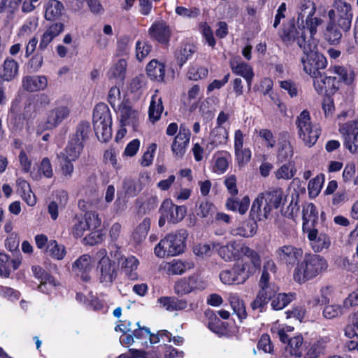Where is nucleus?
<instances>
[{
    "label": "nucleus",
    "mask_w": 358,
    "mask_h": 358,
    "mask_svg": "<svg viewBox=\"0 0 358 358\" xmlns=\"http://www.w3.org/2000/svg\"><path fill=\"white\" fill-rule=\"evenodd\" d=\"M303 41L301 39L300 43L297 44L303 52V56L301 59L303 70L315 78L322 73L320 70L326 68L327 61L325 57L317 51V43H302Z\"/></svg>",
    "instance_id": "5"
},
{
    "label": "nucleus",
    "mask_w": 358,
    "mask_h": 358,
    "mask_svg": "<svg viewBox=\"0 0 358 358\" xmlns=\"http://www.w3.org/2000/svg\"><path fill=\"white\" fill-rule=\"evenodd\" d=\"M345 308L343 305H328L323 310V315L327 319H333L343 315Z\"/></svg>",
    "instance_id": "56"
},
{
    "label": "nucleus",
    "mask_w": 358,
    "mask_h": 358,
    "mask_svg": "<svg viewBox=\"0 0 358 358\" xmlns=\"http://www.w3.org/2000/svg\"><path fill=\"white\" fill-rule=\"evenodd\" d=\"M208 71L206 67L197 65H191L187 71V76L189 80H198L205 78L208 76Z\"/></svg>",
    "instance_id": "50"
},
{
    "label": "nucleus",
    "mask_w": 358,
    "mask_h": 358,
    "mask_svg": "<svg viewBox=\"0 0 358 358\" xmlns=\"http://www.w3.org/2000/svg\"><path fill=\"white\" fill-rule=\"evenodd\" d=\"M195 52V47L189 43L181 46L176 52V59L180 67L189 59Z\"/></svg>",
    "instance_id": "46"
},
{
    "label": "nucleus",
    "mask_w": 358,
    "mask_h": 358,
    "mask_svg": "<svg viewBox=\"0 0 358 358\" xmlns=\"http://www.w3.org/2000/svg\"><path fill=\"white\" fill-rule=\"evenodd\" d=\"M45 18L47 20H56L62 13L64 6L58 0H48L44 5Z\"/></svg>",
    "instance_id": "32"
},
{
    "label": "nucleus",
    "mask_w": 358,
    "mask_h": 358,
    "mask_svg": "<svg viewBox=\"0 0 358 358\" xmlns=\"http://www.w3.org/2000/svg\"><path fill=\"white\" fill-rule=\"evenodd\" d=\"M43 52L38 49L37 52L28 61L27 66L30 72H37L42 67L43 64Z\"/></svg>",
    "instance_id": "51"
},
{
    "label": "nucleus",
    "mask_w": 358,
    "mask_h": 358,
    "mask_svg": "<svg viewBox=\"0 0 358 358\" xmlns=\"http://www.w3.org/2000/svg\"><path fill=\"white\" fill-rule=\"evenodd\" d=\"M139 264L138 260L134 256L122 259L121 268L127 278L131 280H137V268Z\"/></svg>",
    "instance_id": "31"
},
{
    "label": "nucleus",
    "mask_w": 358,
    "mask_h": 358,
    "mask_svg": "<svg viewBox=\"0 0 358 358\" xmlns=\"http://www.w3.org/2000/svg\"><path fill=\"white\" fill-rule=\"evenodd\" d=\"M306 232L308 234L311 248L315 252H321L323 249H327L330 246V238L325 234H319L317 229L311 228H308Z\"/></svg>",
    "instance_id": "18"
},
{
    "label": "nucleus",
    "mask_w": 358,
    "mask_h": 358,
    "mask_svg": "<svg viewBox=\"0 0 358 358\" xmlns=\"http://www.w3.org/2000/svg\"><path fill=\"white\" fill-rule=\"evenodd\" d=\"M46 252L50 256L57 260L62 259L66 255L64 246L59 245L55 240H52L48 242L46 248Z\"/></svg>",
    "instance_id": "45"
},
{
    "label": "nucleus",
    "mask_w": 358,
    "mask_h": 358,
    "mask_svg": "<svg viewBox=\"0 0 358 358\" xmlns=\"http://www.w3.org/2000/svg\"><path fill=\"white\" fill-rule=\"evenodd\" d=\"M301 259L296 264L293 272L294 280L299 283L313 279L328 267L326 259L318 255L305 254Z\"/></svg>",
    "instance_id": "3"
},
{
    "label": "nucleus",
    "mask_w": 358,
    "mask_h": 358,
    "mask_svg": "<svg viewBox=\"0 0 358 358\" xmlns=\"http://www.w3.org/2000/svg\"><path fill=\"white\" fill-rule=\"evenodd\" d=\"M296 173L295 163L289 162L279 167L274 175L277 180H291Z\"/></svg>",
    "instance_id": "38"
},
{
    "label": "nucleus",
    "mask_w": 358,
    "mask_h": 358,
    "mask_svg": "<svg viewBox=\"0 0 358 358\" xmlns=\"http://www.w3.org/2000/svg\"><path fill=\"white\" fill-rule=\"evenodd\" d=\"M275 271L276 266L273 261L269 260L265 262L263 266L262 273L259 282L260 289H272L273 290V293H275L277 292L275 287L273 285H272L269 283L270 273H274Z\"/></svg>",
    "instance_id": "27"
},
{
    "label": "nucleus",
    "mask_w": 358,
    "mask_h": 358,
    "mask_svg": "<svg viewBox=\"0 0 358 358\" xmlns=\"http://www.w3.org/2000/svg\"><path fill=\"white\" fill-rule=\"evenodd\" d=\"M235 150L236 159L239 165L246 164L251 158V151L249 148H236Z\"/></svg>",
    "instance_id": "61"
},
{
    "label": "nucleus",
    "mask_w": 358,
    "mask_h": 358,
    "mask_svg": "<svg viewBox=\"0 0 358 358\" xmlns=\"http://www.w3.org/2000/svg\"><path fill=\"white\" fill-rule=\"evenodd\" d=\"M149 32L152 38L161 43H167L171 36L169 27L164 22L154 23L150 28Z\"/></svg>",
    "instance_id": "25"
},
{
    "label": "nucleus",
    "mask_w": 358,
    "mask_h": 358,
    "mask_svg": "<svg viewBox=\"0 0 358 358\" xmlns=\"http://www.w3.org/2000/svg\"><path fill=\"white\" fill-rule=\"evenodd\" d=\"M194 254L202 259L210 257L212 254L211 245L208 243H199L193 247Z\"/></svg>",
    "instance_id": "55"
},
{
    "label": "nucleus",
    "mask_w": 358,
    "mask_h": 358,
    "mask_svg": "<svg viewBox=\"0 0 358 358\" xmlns=\"http://www.w3.org/2000/svg\"><path fill=\"white\" fill-rule=\"evenodd\" d=\"M190 136V130L185 124H181L179 127V132L175 136L171 145V151L175 157H183L189 147Z\"/></svg>",
    "instance_id": "14"
},
{
    "label": "nucleus",
    "mask_w": 358,
    "mask_h": 358,
    "mask_svg": "<svg viewBox=\"0 0 358 358\" xmlns=\"http://www.w3.org/2000/svg\"><path fill=\"white\" fill-rule=\"evenodd\" d=\"M250 205V199L248 196H244L241 200L238 201L234 197L229 198L226 203L227 209L238 211L243 215L246 213Z\"/></svg>",
    "instance_id": "40"
},
{
    "label": "nucleus",
    "mask_w": 358,
    "mask_h": 358,
    "mask_svg": "<svg viewBox=\"0 0 358 358\" xmlns=\"http://www.w3.org/2000/svg\"><path fill=\"white\" fill-rule=\"evenodd\" d=\"M243 257H246L248 261H244L241 264H236V266L241 276H245V280L259 269L261 260L259 255L257 252L250 248L248 246H243L241 250Z\"/></svg>",
    "instance_id": "11"
},
{
    "label": "nucleus",
    "mask_w": 358,
    "mask_h": 358,
    "mask_svg": "<svg viewBox=\"0 0 358 358\" xmlns=\"http://www.w3.org/2000/svg\"><path fill=\"white\" fill-rule=\"evenodd\" d=\"M90 131V124L88 122H82L78 125L76 131L71 139L83 145L87 140Z\"/></svg>",
    "instance_id": "43"
},
{
    "label": "nucleus",
    "mask_w": 358,
    "mask_h": 358,
    "mask_svg": "<svg viewBox=\"0 0 358 358\" xmlns=\"http://www.w3.org/2000/svg\"><path fill=\"white\" fill-rule=\"evenodd\" d=\"M21 0H0V14L6 13L8 17H13Z\"/></svg>",
    "instance_id": "52"
},
{
    "label": "nucleus",
    "mask_w": 358,
    "mask_h": 358,
    "mask_svg": "<svg viewBox=\"0 0 358 358\" xmlns=\"http://www.w3.org/2000/svg\"><path fill=\"white\" fill-rule=\"evenodd\" d=\"M245 245H240L236 241H230L218 250V255L226 262L239 259L243 257L241 251Z\"/></svg>",
    "instance_id": "20"
},
{
    "label": "nucleus",
    "mask_w": 358,
    "mask_h": 358,
    "mask_svg": "<svg viewBox=\"0 0 358 358\" xmlns=\"http://www.w3.org/2000/svg\"><path fill=\"white\" fill-rule=\"evenodd\" d=\"M303 229L306 231L308 228L314 226L317 220V211L313 203H308L303 209Z\"/></svg>",
    "instance_id": "36"
},
{
    "label": "nucleus",
    "mask_w": 358,
    "mask_h": 358,
    "mask_svg": "<svg viewBox=\"0 0 358 358\" xmlns=\"http://www.w3.org/2000/svg\"><path fill=\"white\" fill-rule=\"evenodd\" d=\"M329 21L326 36L331 43H338L342 32H348L352 26L353 13L352 6L344 0H334L333 8L328 12Z\"/></svg>",
    "instance_id": "1"
},
{
    "label": "nucleus",
    "mask_w": 358,
    "mask_h": 358,
    "mask_svg": "<svg viewBox=\"0 0 358 358\" xmlns=\"http://www.w3.org/2000/svg\"><path fill=\"white\" fill-rule=\"evenodd\" d=\"M122 189V194L129 199L136 196L141 191L142 186L134 179L127 178L123 180Z\"/></svg>",
    "instance_id": "41"
},
{
    "label": "nucleus",
    "mask_w": 358,
    "mask_h": 358,
    "mask_svg": "<svg viewBox=\"0 0 358 358\" xmlns=\"http://www.w3.org/2000/svg\"><path fill=\"white\" fill-rule=\"evenodd\" d=\"M305 20L306 27L301 22V24H298L297 27L292 23H289L284 27L281 37L285 43L292 44L294 42L300 43L301 39L303 41L302 43H310V42L317 43L313 36L322 20L317 17H313V16H310V17L308 16Z\"/></svg>",
    "instance_id": "2"
},
{
    "label": "nucleus",
    "mask_w": 358,
    "mask_h": 358,
    "mask_svg": "<svg viewBox=\"0 0 358 358\" xmlns=\"http://www.w3.org/2000/svg\"><path fill=\"white\" fill-rule=\"evenodd\" d=\"M313 79L315 90L319 94L325 93L327 96H330L339 89L340 83L335 77L327 76L321 73Z\"/></svg>",
    "instance_id": "15"
},
{
    "label": "nucleus",
    "mask_w": 358,
    "mask_h": 358,
    "mask_svg": "<svg viewBox=\"0 0 358 358\" xmlns=\"http://www.w3.org/2000/svg\"><path fill=\"white\" fill-rule=\"evenodd\" d=\"M220 279L225 285L241 284L245 281V276H241L236 265L230 269L220 272Z\"/></svg>",
    "instance_id": "29"
},
{
    "label": "nucleus",
    "mask_w": 358,
    "mask_h": 358,
    "mask_svg": "<svg viewBox=\"0 0 358 358\" xmlns=\"http://www.w3.org/2000/svg\"><path fill=\"white\" fill-rule=\"evenodd\" d=\"M38 172L40 176H43L45 178H50L53 176V169L48 158L44 157L38 169Z\"/></svg>",
    "instance_id": "63"
},
{
    "label": "nucleus",
    "mask_w": 358,
    "mask_h": 358,
    "mask_svg": "<svg viewBox=\"0 0 358 358\" xmlns=\"http://www.w3.org/2000/svg\"><path fill=\"white\" fill-rule=\"evenodd\" d=\"M257 223L255 221H248L232 227L230 234L234 236L248 238L256 233Z\"/></svg>",
    "instance_id": "28"
},
{
    "label": "nucleus",
    "mask_w": 358,
    "mask_h": 358,
    "mask_svg": "<svg viewBox=\"0 0 358 358\" xmlns=\"http://www.w3.org/2000/svg\"><path fill=\"white\" fill-rule=\"evenodd\" d=\"M274 294L272 289H260L257 297L251 303L252 308L262 312L268 301L274 296Z\"/></svg>",
    "instance_id": "39"
},
{
    "label": "nucleus",
    "mask_w": 358,
    "mask_h": 358,
    "mask_svg": "<svg viewBox=\"0 0 358 358\" xmlns=\"http://www.w3.org/2000/svg\"><path fill=\"white\" fill-rule=\"evenodd\" d=\"M93 125L97 138L106 142L112 136V119L108 107L105 103L97 104L93 113Z\"/></svg>",
    "instance_id": "7"
},
{
    "label": "nucleus",
    "mask_w": 358,
    "mask_h": 358,
    "mask_svg": "<svg viewBox=\"0 0 358 358\" xmlns=\"http://www.w3.org/2000/svg\"><path fill=\"white\" fill-rule=\"evenodd\" d=\"M93 268L92 258L88 255H83L77 259L73 264V271L81 279L87 282L90 280L89 273Z\"/></svg>",
    "instance_id": "17"
},
{
    "label": "nucleus",
    "mask_w": 358,
    "mask_h": 358,
    "mask_svg": "<svg viewBox=\"0 0 358 358\" xmlns=\"http://www.w3.org/2000/svg\"><path fill=\"white\" fill-rule=\"evenodd\" d=\"M83 148L81 143L70 139L69 143L63 154V157L76 161L80 156Z\"/></svg>",
    "instance_id": "44"
},
{
    "label": "nucleus",
    "mask_w": 358,
    "mask_h": 358,
    "mask_svg": "<svg viewBox=\"0 0 358 358\" xmlns=\"http://www.w3.org/2000/svg\"><path fill=\"white\" fill-rule=\"evenodd\" d=\"M192 262H184L180 260L173 259L170 262H166L164 265V269L169 275H180L187 270L193 268Z\"/></svg>",
    "instance_id": "33"
},
{
    "label": "nucleus",
    "mask_w": 358,
    "mask_h": 358,
    "mask_svg": "<svg viewBox=\"0 0 358 358\" xmlns=\"http://www.w3.org/2000/svg\"><path fill=\"white\" fill-rule=\"evenodd\" d=\"M96 257L99 259L98 269L100 272V282L106 285H110L117 275L115 264L107 256L105 249L98 251Z\"/></svg>",
    "instance_id": "10"
},
{
    "label": "nucleus",
    "mask_w": 358,
    "mask_h": 358,
    "mask_svg": "<svg viewBox=\"0 0 358 358\" xmlns=\"http://www.w3.org/2000/svg\"><path fill=\"white\" fill-rule=\"evenodd\" d=\"M271 299L272 308L278 310L284 308L292 301V296L283 293L276 294L275 292Z\"/></svg>",
    "instance_id": "49"
},
{
    "label": "nucleus",
    "mask_w": 358,
    "mask_h": 358,
    "mask_svg": "<svg viewBox=\"0 0 358 358\" xmlns=\"http://www.w3.org/2000/svg\"><path fill=\"white\" fill-rule=\"evenodd\" d=\"M228 137L229 132L225 127L216 126L210 133L209 143L207 145V148L213 150L219 145L225 143Z\"/></svg>",
    "instance_id": "26"
},
{
    "label": "nucleus",
    "mask_w": 358,
    "mask_h": 358,
    "mask_svg": "<svg viewBox=\"0 0 358 358\" xmlns=\"http://www.w3.org/2000/svg\"><path fill=\"white\" fill-rule=\"evenodd\" d=\"M157 93V91L152 96L148 110L149 119L152 122L159 120L164 110L162 98L158 97Z\"/></svg>",
    "instance_id": "35"
},
{
    "label": "nucleus",
    "mask_w": 358,
    "mask_h": 358,
    "mask_svg": "<svg viewBox=\"0 0 358 358\" xmlns=\"http://www.w3.org/2000/svg\"><path fill=\"white\" fill-rule=\"evenodd\" d=\"M303 344V338L301 336H297L291 338L289 340L288 345L290 348V353L296 357H301L302 355L301 348Z\"/></svg>",
    "instance_id": "60"
},
{
    "label": "nucleus",
    "mask_w": 358,
    "mask_h": 358,
    "mask_svg": "<svg viewBox=\"0 0 358 358\" xmlns=\"http://www.w3.org/2000/svg\"><path fill=\"white\" fill-rule=\"evenodd\" d=\"M324 182V178L322 176H317L310 180L308 182V189L309 194L313 196H316L320 192L322 185Z\"/></svg>",
    "instance_id": "58"
},
{
    "label": "nucleus",
    "mask_w": 358,
    "mask_h": 358,
    "mask_svg": "<svg viewBox=\"0 0 358 358\" xmlns=\"http://www.w3.org/2000/svg\"><path fill=\"white\" fill-rule=\"evenodd\" d=\"M296 124L299 138L308 147L313 145L320 135L319 127L311 121L310 113L304 110L297 117Z\"/></svg>",
    "instance_id": "8"
},
{
    "label": "nucleus",
    "mask_w": 358,
    "mask_h": 358,
    "mask_svg": "<svg viewBox=\"0 0 358 358\" xmlns=\"http://www.w3.org/2000/svg\"><path fill=\"white\" fill-rule=\"evenodd\" d=\"M188 233L185 229H180L167 234L155 248L157 257L176 256L182 253L185 247V240Z\"/></svg>",
    "instance_id": "6"
},
{
    "label": "nucleus",
    "mask_w": 358,
    "mask_h": 358,
    "mask_svg": "<svg viewBox=\"0 0 358 358\" xmlns=\"http://www.w3.org/2000/svg\"><path fill=\"white\" fill-rule=\"evenodd\" d=\"M161 214L165 216L169 222H178L181 221L186 215L184 206H176L171 199H165L159 208Z\"/></svg>",
    "instance_id": "16"
},
{
    "label": "nucleus",
    "mask_w": 358,
    "mask_h": 358,
    "mask_svg": "<svg viewBox=\"0 0 358 358\" xmlns=\"http://www.w3.org/2000/svg\"><path fill=\"white\" fill-rule=\"evenodd\" d=\"M275 255L283 264L293 267L303 258V251L301 248L287 244L278 248L275 251Z\"/></svg>",
    "instance_id": "13"
},
{
    "label": "nucleus",
    "mask_w": 358,
    "mask_h": 358,
    "mask_svg": "<svg viewBox=\"0 0 358 358\" xmlns=\"http://www.w3.org/2000/svg\"><path fill=\"white\" fill-rule=\"evenodd\" d=\"M227 300L234 310V313L236 314L239 319L246 317L245 307L237 294L229 293Z\"/></svg>",
    "instance_id": "42"
},
{
    "label": "nucleus",
    "mask_w": 358,
    "mask_h": 358,
    "mask_svg": "<svg viewBox=\"0 0 358 358\" xmlns=\"http://www.w3.org/2000/svg\"><path fill=\"white\" fill-rule=\"evenodd\" d=\"M70 114V109L66 104L56 105L50 110L46 116L45 121L38 127V132L45 130L53 129L57 127Z\"/></svg>",
    "instance_id": "9"
},
{
    "label": "nucleus",
    "mask_w": 358,
    "mask_h": 358,
    "mask_svg": "<svg viewBox=\"0 0 358 358\" xmlns=\"http://www.w3.org/2000/svg\"><path fill=\"white\" fill-rule=\"evenodd\" d=\"M330 342L331 338L329 336L319 338L308 347L305 358H317L324 352Z\"/></svg>",
    "instance_id": "34"
},
{
    "label": "nucleus",
    "mask_w": 358,
    "mask_h": 358,
    "mask_svg": "<svg viewBox=\"0 0 358 358\" xmlns=\"http://www.w3.org/2000/svg\"><path fill=\"white\" fill-rule=\"evenodd\" d=\"M120 122L122 127H131L136 129L138 123V112L131 107L122 105L120 108Z\"/></svg>",
    "instance_id": "23"
},
{
    "label": "nucleus",
    "mask_w": 358,
    "mask_h": 358,
    "mask_svg": "<svg viewBox=\"0 0 358 358\" xmlns=\"http://www.w3.org/2000/svg\"><path fill=\"white\" fill-rule=\"evenodd\" d=\"M19 73V64L13 58L7 57L0 67V79L3 81H11Z\"/></svg>",
    "instance_id": "21"
},
{
    "label": "nucleus",
    "mask_w": 358,
    "mask_h": 358,
    "mask_svg": "<svg viewBox=\"0 0 358 358\" xmlns=\"http://www.w3.org/2000/svg\"><path fill=\"white\" fill-rule=\"evenodd\" d=\"M127 66V64L124 59H120L110 69L112 76L122 80L126 72Z\"/></svg>",
    "instance_id": "62"
},
{
    "label": "nucleus",
    "mask_w": 358,
    "mask_h": 358,
    "mask_svg": "<svg viewBox=\"0 0 358 358\" xmlns=\"http://www.w3.org/2000/svg\"><path fill=\"white\" fill-rule=\"evenodd\" d=\"M294 155L293 146L290 142L283 138L278 143L277 160L280 162L289 161Z\"/></svg>",
    "instance_id": "37"
},
{
    "label": "nucleus",
    "mask_w": 358,
    "mask_h": 358,
    "mask_svg": "<svg viewBox=\"0 0 358 358\" xmlns=\"http://www.w3.org/2000/svg\"><path fill=\"white\" fill-rule=\"evenodd\" d=\"M150 227V219L145 218L137 227L134 234H133L134 238L139 242L145 238Z\"/></svg>",
    "instance_id": "57"
},
{
    "label": "nucleus",
    "mask_w": 358,
    "mask_h": 358,
    "mask_svg": "<svg viewBox=\"0 0 358 358\" xmlns=\"http://www.w3.org/2000/svg\"><path fill=\"white\" fill-rule=\"evenodd\" d=\"M146 71L151 80L162 82L165 76V65L156 59H152L147 65Z\"/></svg>",
    "instance_id": "30"
},
{
    "label": "nucleus",
    "mask_w": 358,
    "mask_h": 358,
    "mask_svg": "<svg viewBox=\"0 0 358 358\" xmlns=\"http://www.w3.org/2000/svg\"><path fill=\"white\" fill-rule=\"evenodd\" d=\"M38 27V19L36 17L28 18L20 27L18 35L26 36L30 35Z\"/></svg>",
    "instance_id": "54"
},
{
    "label": "nucleus",
    "mask_w": 358,
    "mask_h": 358,
    "mask_svg": "<svg viewBox=\"0 0 358 358\" xmlns=\"http://www.w3.org/2000/svg\"><path fill=\"white\" fill-rule=\"evenodd\" d=\"M301 11L299 14L297 24L299 23V20H301V22L303 23V20L308 16H313L315 13V5L312 1H303L301 3L300 7Z\"/></svg>",
    "instance_id": "48"
},
{
    "label": "nucleus",
    "mask_w": 358,
    "mask_h": 358,
    "mask_svg": "<svg viewBox=\"0 0 358 358\" xmlns=\"http://www.w3.org/2000/svg\"><path fill=\"white\" fill-rule=\"evenodd\" d=\"M230 67L234 73L243 77L247 81L248 87L250 89L254 73L252 68L248 64L241 61V59L233 58L229 62Z\"/></svg>",
    "instance_id": "19"
},
{
    "label": "nucleus",
    "mask_w": 358,
    "mask_h": 358,
    "mask_svg": "<svg viewBox=\"0 0 358 358\" xmlns=\"http://www.w3.org/2000/svg\"><path fill=\"white\" fill-rule=\"evenodd\" d=\"M329 71L338 76L339 78L347 85H350L354 80V73L352 71H348L345 68L341 66H334Z\"/></svg>",
    "instance_id": "47"
},
{
    "label": "nucleus",
    "mask_w": 358,
    "mask_h": 358,
    "mask_svg": "<svg viewBox=\"0 0 358 358\" xmlns=\"http://www.w3.org/2000/svg\"><path fill=\"white\" fill-rule=\"evenodd\" d=\"M23 88L29 92L43 90L48 86V79L44 76H28L22 78Z\"/></svg>",
    "instance_id": "22"
},
{
    "label": "nucleus",
    "mask_w": 358,
    "mask_h": 358,
    "mask_svg": "<svg viewBox=\"0 0 358 358\" xmlns=\"http://www.w3.org/2000/svg\"><path fill=\"white\" fill-rule=\"evenodd\" d=\"M173 289L175 294L178 296L188 294L192 292L190 288L189 282L185 278H183L177 281L174 285Z\"/></svg>",
    "instance_id": "59"
},
{
    "label": "nucleus",
    "mask_w": 358,
    "mask_h": 358,
    "mask_svg": "<svg viewBox=\"0 0 358 358\" xmlns=\"http://www.w3.org/2000/svg\"><path fill=\"white\" fill-rule=\"evenodd\" d=\"M345 335L349 338L358 337V311L353 315L352 324L345 327Z\"/></svg>",
    "instance_id": "64"
},
{
    "label": "nucleus",
    "mask_w": 358,
    "mask_h": 358,
    "mask_svg": "<svg viewBox=\"0 0 358 358\" xmlns=\"http://www.w3.org/2000/svg\"><path fill=\"white\" fill-rule=\"evenodd\" d=\"M85 223L87 224L89 230H94L98 229L101 224V220L96 212L89 211L85 215L83 219Z\"/></svg>",
    "instance_id": "53"
},
{
    "label": "nucleus",
    "mask_w": 358,
    "mask_h": 358,
    "mask_svg": "<svg viewBox=\"0 0 358 358\" xmlns=\"http://www.w3.org/2000/svg\"><path fill=\"white\" fill-rule=\"evenodd\" d=\"M64 30V24L60 22L55 23L50 26L41 36L38 45L39 51H44L47 49L52 40Z\"/></svg>",
    "instance_id": "24"
},
{
    "label": "nucleus",
    "mask_w": 358,
    "mask_h": 358,
    "mask_svg": "<svg viewBox=\"0 0 358 358\" xmlns=\"http://www.w3.org/2000/svg\"><path fill=\"white\" fill-rule=\"evenodd\" d=\"M283 199V191L280 187H272L261 193L255 199L250 213L253 218H267L273 210L280 207Z\"/></svg>",
    "instance_id": "4"
},
{
    "label": "nucleus",
    "mask_w": 358,
    "mask_h": 358,
    "mask_svg": "<svg viewBox=\"0 0 358 358\" xmlns=\"http://www.w3.org/2000/svg\"><path fill=\"white\" fill-rule=\"evenodd\" d=\"M338 130L345 147L351 153H358V120L340 124Z\"/></svg>",
    "instance_id": "12"
}]
</instances>
